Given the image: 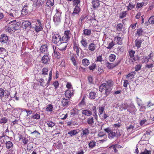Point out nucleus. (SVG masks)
<instances>
[{"label":"nucleus","instance_id":"nucleus-35","mask_svg":"<svg viewBox=\"0 0 154 154\" xmlns=\"http://www.w3.org/2000/svg\"><path fill=\"white\" fill-rule=\"evenodd\" d=\"M107 88L106 83H103L99 87V90L100 91L102 92V91L105 90Z\"/></svg>","mask_w":154,"mask_h":154},{"label":"nucleus","instance_id":"nucleus-15","mask_svg":"<svg viewBox=\"0 0 154 154\" xmlns=\"http://www.w3.org/2000/svg\"><path fill=\"white\" fill-rule=\"evenodd\" d=\"M24 4L23 3V7L21 11V14L23 15H26L28 13V10L27 9L28 5L26 4L23 6Z\"/></svg>","mask_w":154,"mask_h":154},{"label":"nucleus","instance_id":"nucleus-34","mask_svg":"<svg viewBox=\"0 0 154 154\" xmlns=\"http://www.w3.org/2000/svg\"><path fill=\"white\" fill-rule=\"evenodd\" d=\"M53 106L52 104H48L46 106V111L47 112H52L53 110Z\"/></svg>","mask_w":154,"mask_h":154},{"label":"nucleus","instance_id":"nucleus-12","mask_svg":"<svg viewBox=\"0 0 154 154\" xmlns=\"http://www.w3.org/2000/svg\"><path fill=\"white\" fill-rule=\"evenodd\" d=\"M66 98H63L61 101L63 106H68L70 98L71 97H65Z\"/></svg>","mask_w":154,"mask_h":154},{"label":"nucleus","instance_id":"nucleus-44","mask_svg":"<svg viewBox=\"0 0 154 154\" xmlns=\"http://www.w3.org/2000/svg\"><path fill=\"white\" fill-rule=\"evenodd\" d=\"M148 23L149 24H153L154 23V16H151L148 20Z\"/></svg>","mask_w":154,"mask_h":154},{"label":"nucleus","instance_id":"nucleus-58","mask_svg":"<svg viewBox=\"0 0 154 154\" xmlns=\"http://www.w3.org/2000/svg\"><path fill=\"white\" fill-rule=\"evenodd\" d=\"M32 109H35L38 107V105L37 103L34 102H33L32 105Z\"/></svg>","mask_w":154,"mask_h":154},{"label":"nucleus","instance_id":"nucleus-29","mask_svg":"<svg viewBox=\"0 0 154 154\" xmlns=\"http://www.w3.org/2000/svg\"><path fill=\"white\" fill-rule=\"evenodd\" d=\"M95 45L93 43L90 44L88 46L89 50L91 51H94L95 49Z\"/></svg>","mask_w":154,"mask_h":154},{"label":"nucleus","instance_id":"nucleus-9","mask_svg":"<svg viewBox=\"0 0 154 154\" xmlns=\"http://www.w3.org/2000/svg\"><path fill=\"white\" fill-rule=\"evenodd\" d=\"M42 59V63L46 64H48V62L50 61V59L48 56V54H45Z\"/></svg>","mask_w":154,"mask_h":154},{"label":"nucleus","instance_id":"nucleus-41","mask_svg":"<svg viewBox=\"0 0 154 154\" xmlns=\"http://www.w3.org/2000/svg\"><path fill=\"white\" fill-rule=\"evenodd\" d=\"M111 90L112 88H107L105 91V94L106 96L109 95L112 92H111Z\"/></svg>","mask_w":154,"mask_h":154},{"label":"nucleus","instance_id":"nucleus-51","mask_svg":"<svg viewBox=\"0 0 154 154\" xmlns=\"http://www.w3.org/2000/svg\"><path fill=\"white\" fill-rule=\"evenodd\" d=\"M126 15V11H123L119 14V17L121 18H123L125 17Z\"/></svg>","mask_w":154,"mask_h":154},{"label":"nucleus","instance_id":"nucleus-6","mask_svg":"<svg viewBox=\"0 0 154 154\" xmlns=\"http://www.w3.org/2000/svg\"><path fill=\"white\" fill-rule=\"evenodd\" d=\"M71 32L69 30L66 31L64 33V35L62 38V41H68L71 37Z\"/></svg>","mask_w":154,"mask_h":154},{"label":"nucleus","instance_id":"nucleus-4","mask_svg":"<svg viewBox=\"0 0 154 154\" xmlns=\"http://www.w3.org/2000/svg\"><path fill=\"white\" fill-rule=\"evenodd\" d=\"M9 24L14 30V32L15 31L19 29L20 23L18 22L17 23L16 20L10 22Z\"/></svg>","mask_w":154,"mask_h":154},{"label":"nucleus","instance_id":"nucleus-14","mask_svg":"<svg viewBox=\"0 0 154 154\" xmlns=\"http://www.w3.org/2000/svg\"><path fill=\"white\" fill-rule=\"evenodd\" d=\"M10 95V92L8 90H4L2 88H0V96H8Z\"/></svg>","mask_w":154,"mask_h":154},{"label":"nucleus","instance_id":"nucleus-61","mask_svg":"<svg viewBox=\"0 0 154 154\" xmlns=\"http://www.w3.org/2000/svg\"><path fill=\"white\" fill-rule=\"evenodd\" d=\"M48 69L47 68H44L42 69V74L47 75L48 72Z\"/></svg>","mask_w":154,"mask_h":154},{"label":"nucleus","instance_id":"nucleus-22","mask_svg":"<svg viewBox=\"0 0 154 154\" xmlns=\"http://www.w3.org/2000/svg\"><path fill=\"white\" fill-rule=\"evenodd\" d=\"M6 53V50L4 48L0 47V55L4 57Z\"/></svg>","mask_w":154,"mask_h":154},{"label":"nucleus","instance_id":"nucleus-60","mask_svg":"<svg viewBox=\"0 0 154 154\" xmlns=\"http://www.w3.org/2000/svg\"><path fill=\"white\" fill-rule=\"evenodd\" d=\"M151 151L150 150H148L147 149H145L143 152H142L140 154H150Z\"/></svg>","mask_w":154,"mask_h":154},{"label":"nucleus","instance_id":"nucleus-39","mask_svg":"<svg viewBox=\"0 0 154 154\" xmlns=\"http://www.w3.org/2000/svg\"><path fill=\"white\" fill-rule=\"evenodd\" d=\"M82 135L87 136L89 134V131L88 128H85L82 131Z\"/></svg>","mask_w":154,"mask_h":154},{"label":"nucleus","instance_id":"nucleus-48","mask_svg":"<svg viewBox=\"0 0 154 154\" xmlns=\"http://www.w3.org/2000/svg\"><path fill=\"white\" fill-rule=\"evenodd\" d=\"M80 49V48L78 47L77 45H75L74 47V49L75 51L76 54L78 57L79 56Z\"/></svg>","mask_w":154,"mask_h":154},{"label":"nucleus","instance_id":"nucleus-1","mask_svg":"<svg viewBox=\"0 0 154 154\" xmlns=\"http://www.w3.org/2000/svg\"><path fill=\"white\" fill-rule=\"evenodd\" d=\"M104 131L107 133L108 135V137L110 139H112L115 137H118L121 136L120 132L119 130L115 131L112 130L109 128H107L104 129Z\"/></svg>","mask_w":154,"mask_h":154},{"label":"nucleus","instance_id":"nucleus-16","mask_svg":"<svg viewBox=\"0 0 154 154\" xmlns=\"http://www.w3.org/2000/svg\"><path fill=\"white\" fill-rule=\"evenodd\" d=\"M31 23L27 20L24 21L22 23V26L25 29L31 27Z\"/></svg>","mask_w":154,"mask_h":154},{"label":"nucleus","instance_id":"nucleus-53","mask_svg":"<svg viewBox=\"0 0 154 154\" xmlns=\"http://www.w3.org/2000/svg\"><path fill=\"white\" fill-rule=\"evenodd\" d=\"M38 81L40 83L41 86L44 87L45 82L44 80L43 79H38Z\"/></svg>","mask_w":154,"mask_h":154},{"label":"nucleus","instance_id":"nucleus-2","mask_svg":"<svg viewBox=\"0 0 154 154\" xmlns=\"http://www.w3.org/2000/svg\"><path fill=\"white\" fill-rule=\"evenodd\" d=\"M56 13L53 17V20L56 25H58L60 22V18L62 12L57 9H56Z\"/></svg>","mask_w":154,"mask_h":154},{"label":"nucleus","instance_id":"nucleus-8","mask_svg":"<svg viewBox=\"0 0 154 154\" xmlns=\"http://www.w3.org/2000/svg\"><path fill=\"white\" fill-rule=\"evenodd\" d=\"M120 60H119L117 62H116L115 63H110L108 62L106 63V66L109 69H112L117 66L120 63Z\"/></svg>","mask_w":154,"mask_h":154},{"label":"nucleus","instance_id":"nucleus-3","mask_svg":"<svg viewBox=\"0 0 154 154\" xmlns=\"http://www.w3.org/2000/svg\"><path fill=\"white\" fill-rule=\"evenodd\" d=\"M52 41L54 43L57 44L58 45L60 44L62 41V39H61V38L59 35H54L52 37Z\"/></svg>","mask_w":154,"mask_h":154},{"label":"nucleus","instance_id":"nucleus-63","mask_svg":"<svg viewBox=\"0 0 154 154\" xmlns=\"http://www.w3.org/2000/svg\"><path fill=\"white\" fill-rule=\"evenodd\" d=\"M47 125H48V126L49 127L52 128L54 126L55 124L52 122H48L47 123Z\"/></svg>","mask_w":154,"mask_h":154},{"label":"nucleus","instance_id":"nucleus-64","mask_svg":"<svg viewBox=\"0 0 154 154\" xmlns=\"http://www.w3.org/2000/svg\"><path fill=\"white\" fill-rule=\"evenodd\" d=\"M53 85L55 87V89H57V88H58L59 86V83L58 82L55 81L53 83Z\"/></svg>","mask_w":154,"mask_h":154},{"label":"nucleus","instance_id":"nucleus-46","mask_svg":"<svg viewBox=\"0 0 154 154\" xmlns=\"http://www.w3.org/2000/svg\"><path fill=\"white\" fill-rule=\"evenodd\" d=\"M106 84V86L107 88H112V81L111 80H109L107 82Z\"/></svg>","mask_w":154,"mask_h":154},{"label":"nucleus","instance_id":"nucleus-33","mask_svg":"<svg viewBox=\"0 0 154 154\" xmlns=\"http://www.w3.org/2000/svg\"><path fill=\"white\" fill-rule=\"evenodd\" d=\"M44 2V0H37L35 2V5L36 6L39 7L42 6Z\"/></svg>","mask_w":154,"mask_h":154},{"label":"nucleus","instance_id":"nucleus-57","mask_svg":"<svg viewBox=\"0 0 154 154\" xmlns=\"http://www.w3.org/2000/svg\"><path fill=\"white\" fill-rule=\"evenodd\" d=\"M54 56L57 58H60V54L56 51H54Z\"/></svg>","mask_w":154,"mask_h":154},{"label":"nucleus","instance_id":"nucleus-10","mask_svg":"<svg viewBox=\"0 0 154 154\" xmlns=\"http://www.w3.org/2000/svg\"><path fill=\"white\" fill-rule=\"evenodd\" d=\"M100 1L98 0H93L92 1L91 3L92 7L94 9L100 7Z\"/></svg>","mask_w":154,"mask_h":154},{"label":"nucleus","instance_id":"nucleus-47","mask_svg":"<svg viewBox=\"0 0 154 154\" xmlns=\"http://www.w3.org/2000/svg\"><path fill=\"white\" fill-rule=\"evenodd\" d=\"M143 31L142 28H139L137 30V34L139 36H140L143 35Z\"/></svg>","mask_w":154,"mask_h":154},{"label":"nucleus","instance_id":"nucleus-18","mask_svg":"<svg viewBox=\"0 0 154 154\" xmlns=\"http://www.w3.org/2000/svg\"><path fill=\"white\" fill-rule=\"evenodd\" d=\"M6 147L8 149H12L13 147V143L11 141H7L5 143Z\"/></svg>","mask_w":154,"mask_h":154},{"label":"nucleus","instance_id":"nucleus-26","mask_svg":"<svg viewBox=\"0 0 154 154\" xmlns=\"http://www.w3.org/2000/svg\"><path fill=\"white\" fill-rule=\"evenodd\" d=\"M54 4V0H48L46 2L47 6L49 8H51L53 6Z\"/></svg>","mask_w":154,"mask_h":154},{"label":"nucleus","instance_id":"nucleus-62","mask_svg":"<svg viewBox=\"0 0 154 154\" xmlns=\"http://www.w3.org/2000/svg\"><path fill=\"white\" fill-rule=\"evenodd\" d=\"M129 106L127 104L125 103L122 104V107L124 109H128Z\"/></svg>","mask_w":154,"mask_h":154},{"label":"nucleus","instance_id":"nucleus-43","mask_svg":"<svg viewBox=\"0 0 154 154\" xmlns=\"http://www.w3.org/2000/svg\"><path fill=\"white\" fill-rule=\"evenodd\" d=\"M81 43L84 47H86L87 46L88 43L86 39H82L81 41Z\"/></svg>","mask_w":154,"mask_h":154},{"label":"nucleus","instance_id":"nucleus-20","mask_svg":"<svg viewBox=\"0 0 154 154\" xmlns=\"http://www.w3.org/2000/svg\"><path fill=\"white\" fill-rule=\"evenodd\" d=\"M79 112V110L75 108H74L70 111V115L71 116H74L77 114Z\"/></svg>","mask_w":154,"mask_h":154},{"label":"nucleus","instance_id":"nucleus-7","mask_svg":"<svg viewBox=\"0 0 154 154\" xmlns=\"http://www.w3.org/2000/svg\"><path fill=\"white\" fill-rule=\"evenodd\" d=\"M67 41H61V43L59 44V49L62 51L65 50L66 49L67 46L68 44L67 43Z\"/></svg>","mask_w":154,"mask_h":154},{"label":"nucleus","instance_id":"nucleus-52","mask_svg":"<svg viewBox=\"0 0 154 154\" xmlns=\"http://www.w3.org/2000/svg\"><path fill=\"white\" fill-rule=\"evenodd\" d=\"M135 7V5L131 3H129V5L127 7L128 10H130L134 8Z\"/></svg>","mask_w":154,"mask_h":154},{"label":"nucleus","instance_id":"nucleus-32","mask_svg":"<svg viewBox=\"0 0 154 154\" xmlns=\"http://www.w3.org/2000/svg\"><path fill=\"white\" fill-rule=\"evenodd\" d=\"M83 34L85 35L88 36L91 34V30L89 29H84L83 31Z\"/></svg>","mask_w":154,"mask_h":154},{"label":"nucleus","instance_id":"nucleus-11","mask_svg":"<svg viewBox=\"0 0 154 154\" xmlns=\"http://www.w3.org/2000/svg\"><path fill=\"white\" fill-rule=\"evenodd\" d=\"M8 40V38L6 35H2L0 37V42L2 43H6Z\"/></svg>","mask_w":154,"mask_h":154},{"label":"nucleus","instance_id":"nucleus-27","mask_svg":"<svg viewBox=\"0 0 154 154\" xmlns=\"http://www.w3.org/2000/svg\"><path fill=\"white\" fill-rule=\"evenodd\" d=\"M65 94L66 96H72L73 95V91L72 90L70 91L69 90H67L65 93Z\"/></svg>","mask_w":154,"mask_h":154},{"label":"nucleus","instance_id":"nucleus-50","mask_svg":"<svg viewBox=\"0 0 154 154\" xmlns=\"http://www.w3.org/2000/svg\"><path fill=\"white\" fill-rule=\"evenodd\" d=\"M135 73V72H133L130 73L128 74L127 76V78L128 79L130 78L131 79L134 77Z\"/></svg>","mask_w":154,"mask_h":154},{"label":"nucleus","instance_id":"nucleus-45","mask_svg":"<svg viewBox=\"0 0 154 154\" xmlns=\"http://www.w3.org/2000/svg\"><path fill=\"white\" fill-rule=\"evenodd\" d=\"M31 134H33L36 138L38 137L40 135V133L36 130H35L33 132H32Z\"/></svg>","mask_w":154,"mask_h":154},{"label":"nucleus","instance_id":"nucleus-13","mask_svg":"<svg viewBox=\"0 0 154 154\" xmlns=\"http://www.w3.org/2000/svg\"><path fill=\"white\" fill-rule=\"evenodd\" d=\"M137 110L135 106L133 104H131L128 109V111L132 114H134Z\"/></svg>","mask_w":154,"mask_h":154},{"label":"nucleus","instance_id":"nucleus-38","mask_svg":"<svg viewBox=\"0 0 154 154\" xmlns=\"http://www.w3.org/2000/svg\"><path fill=\"white\" fill-rule=\"evenodd\" d=\"M118 147V144L112 145L109 146V149H112L114 151L115 153H117L118 150L116 149Z\"/></svg>","mask_w":154,"mask_h":154},{"label":"nucleus","instance_id":"nucleus-19","mask_svg":"<svg viewBox=\"0 0 154 154\" xmlns=\"http://www.w3.org/2000/svg\"><path fill=\"white\" fill-rule=\"evenodd\" d=\"M70 60L72 62L74 66H77V63L76 62V60L75 58V55L74 54H71L70 55Z\"/></svg>","mask_w":154,"mask_h":154},{"label":"nucleus","instance_id":"nucleus-40","mask_svg":"<svg viewBox=\"0 0 154 154\" xmlns=\"http://www.w3.org/2000/svg\"><path fill=\"white\" fill-rule=\"evenodd\" d=\"M93 111L94 113V114H93V116L94 117L95 119L97 120L98 117L97 114V109L96 107L95 106H94L93 108Z\"/></svg>","mask_w":154,"mask_h":154},{"label":"nucleus","instance_id":"nucleus-56","mask_svg":"<svg viewBox=\"0 0 154 154\" xmlns=\"http://www.w3.org/2000/svg\"><path fill=\"white\" fill-rule=\"evenodd\" d=\"M135 51L132 50L129 52V56L130 58H132L134 57Z\"/></svg>","mask_w":154,"mask_h":154},{"label":"nucleus","instance_id":"nucleus-49","mask_svg":"<svg viewBox=\"0 0 154 154\" xmlns=\"http://www.w3.org/2000/svg\"><path fill=\"white\" fill-rule=\"evenodd\" d=\"M98 136L99 137L101 138L103 137L107 138V136L105 134H104L103 132H99L98 134Z\"/></svg>","mask_w":154,"mask_h":154},{"label":"nucleus","instance_id":"nucleus-36","mask_svg":"<svg viewBox=\"0 0 154 154\" xmlns=\"http://www.w3.org/2000/svg\"><path fill=\"white\" fill-rule=\"evenodd\" d=\"M116 56L114 54H111L109 56V60L110 62H113L115 60Z\"/></svg>","mask_w":154,"mask_h":154},{"label":"nucleus","instance_id":"nucleus-30","mask_svg":"<svg viewBox=\"0 0 154 154\" xmlns=\"http://www.w3.org/2000/svg\"><path fill=\"white\" fill-rule=\"evenodd\" d=\"M82 63L84 66H87L89 64L90 62L88 59L85 58L82 60Z\"/></svg>","mask_w":154,"mask_h":154},{"label":"nucleus","instance_id":"nucleus-31","mask_svg":"<svg viewBox=\"0 0 154 154\" xmlns=\"http://www.w3.org/2000/svg\"><path fill=\"white\" fill-rule=\"evenodd\" d=\"M87 122L88 124L90 125H92L94 123V119L93 117H90L88 118L87 120Z\"/></svg>","mask_w":154,"mask_h":154},{"label":"nucleus","instance_id":"nucleus-54","mask_svg":"<svg viewBox=\"0 0 154 154\" xmlns=\"http://www.w3.org/2000/svg\"><path fill=\"white\" fill-rule=\"evenodd\" d=\"M142 65L140 64H139L136 65L134 67L135 71H139Z\"/></svg>","mask_w":154,"mask_h":154},{"label":"nucleus","instance_id":"nucleus-21","mask_svg":"<svg viewBox=\"0 0 154 154\" xmlns=\"http://www.w3.org/2000/svg\"><path fill=\"white\" fill-rule=\"evenodd\" d=\"M48 46L46 45H44L41 46L40 48V51L42 53L47 52L48 51Z\"/></svg>","mask_w":154,"mask_h":154},{"label":"nucleus","instance_id":"nucleus-5","mask_svg":"<svg viewBox=\"0 0 154 154\" xmlns=\"http://www.w3.org/2000/svg\"><path fill=\"white\" fill-rule=\"evenodd\" d=\"M80 11V8L78 5H76L74 9L73 12L71 16V18L73 19L74 17L79 15Z\"/></svg>","mask_w":154,"mask_h":154},{"label":"nucleus","instance_id":"nucleus-55","mask_svg":"<svg viewBox=\"0 0 154 154\" xmlns=\"http://www.w3.org/2000/svg\"><path fill=\"white\" fill-rule=\"evenodd\" d=\"M6 30L11 34L12 33V32L14 31L10 25H9V26L7 28Z\"/></svg>","mask_w":154,"mask_h":154},{"label":"nucleus","instance_id":"nucleus-25","mask_svg":"<svg viewBox=\"0 0 154 154\" xmlns=\"http://www.w3.org/2000/svg\"><path fill=\"white\" fill-rule=\"evenodd\" d=\"M8 122V119L6 117H3L0 119V124L2 125H4L5 124Z\"/></svg>","mask_w":154,"mask_h":154},{"label":"nucleus","instance_id":"nucleus-17","mask_svg":"<svg viewBox=\"0 0 154 154\" xmlns=\"http://www.w3.org/2000/svg\"><path fill=\"white\" fill-rule=\"evenodd\" d=\"M144 40L143 39H137L135 40V45L137 47V49L139 48L141 46V44L142 42Z\"/></svg>","mask_w":154,"mask_h":154},{"label":"nucleus","instance_id":"nucleus-28","mask_svg":"<svg viewBox=\"0 0 154 154\" xmlns=\"http://www.w3.org/2000/svg\"><path fill=\"white\" fill-rule=\"evenodd\" d=\"M117 36V43L119 45H121L122 43V40L123 39V37L120 36V34H119Z\"/></svg>","mask_w":154,"mask_h":154},{"label":"nucleus","instance_id":"nucleus-23","mask_svg":"<svg viewBox=\"0 0 154 154\" xmlns=\"http://www.w3.org/2000/svg\"><path fill=\"white\" fill-rule=\"evenodd\" d=\"M96 145V142L95 141L91 140L88 143V147L90 149H92Z\"/></svg>","mask_w":154,"mask_h":154},{"label":"nucleus","instance_id":"nucleus-24","mask_svg":"<svg viewBox=\"0 0 154 154\" xmlns=\"http://www.w3.org/2000/svg\"><path fill=\"white\" fill-rule=\"evenodd\" d=\"M82 113L86 116H89L92 115V112L90 110H85L82 111Z\"/></svg>","mask_w":154,"mask_h":154},{"label":"nucleus","instance_id":"nucleus-42","mask_svg":"<svg viewBox=\"0 0 154 154\" xmlns=\"http://www.w3.org/2000/svg\"><path fill=\"white\" fill-rule=\"evenodd\" d=\"M77 133L76 130H73L69 131L68 132V134H69L71 136L75 135Z\"/></svg>","mask_w":154,"mask_h":154},{"label":"nucleus","instance_id":"nucleus-37","mask_svg":"<svg viewBox=\"0 0 154 154\" xmlns=\"http://www.w3.org/2000/svg\"><path fill=\"white\" fill-rule=\"evenodd\" d=\"M34 29L36 32H38L42 30L43 27L42 26H38V25H35Z\"/></svg>","mask_w":154,"mask_h":154},{"label":"nucleus","instance_id":"nucleus-59","mask_svg":"<svg viewBox=\"0 0 154 154\" xmlns=\"http://www.w3.org/2000/svg\"><path fill=\"white\" fill-rule=\"evenodd\" d=\"M145 3L142 2L141 3H138L136 5V8H141L144 5Z\"/></svg>","mask_w":154,"mask_h":154}]
</instances>
